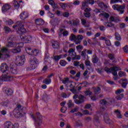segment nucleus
Listing matches in <instances>:
<instances>
[{"label":"nucleus","instance_id":"obj_1","mask_svg":"<svg viewBox=\"0 0 128 128\" xmlns=\"http://www.w3.org/2000/svg\"><path fill=\"white\" fill-rule=\"evenodd\" d=\"M104 72H106L108 74L112 73L113 76H114L115 77H114V80H118V70H122V68L118 66H114L113 67L109 68L108 67H106L104 68Z\"/></svg>","mask_w":128,"mask_h":128},{"label":"nucleus","instance_id":"obj_2","mask_svg":"<svg viewBox=\"0 0 128 128\" xmlns=\"http://www.w3.org/2000/svg\"><path fill=\"white\" fill-rule=\"evenodd\" d=\"M24 24L22 21H19L16 24V25L13 26V28L18 30L20 34H24L26 32V30L24 28Z\"/></svg>","mask_w":128,"mask_h":128},{"label":"nucleus","instance_id":"obj_3","mask_svg":"<svg viewBox=\"0 0 128 128\" xmlns=\"http://www.w3.org/2000/svg\"><path fill=\"white\" fill-rule=\"evenodd\" d=\"M31 118L34 120L35 122V125L36 128H38L40 126H41L42 122V115H40V113L36 114V118H34V114H30Z\"/></svg>","mask_w":128,"mask_h":128},{"label":"nucleus","instance_id":"obj_4","mask_svg":"<svg viewBox=\"0 0 128 128\" xmlns=\"http://www.w3.org/2000/svg\"><path fill=\"white\" fill-rule=\"evenodd\" d=\"M112 8L114 10H117L119 12V14H122L124 12V9L126 8V6L124 4L123 5H118V4H114L112 6Z\"/></svg>","mask_w":128,"mask_h":128},{"label":"nucleus","instance_id":"obj_5","mask_svg":"<svg viewBox=\"0 0 128 128\" xmlns=\"http://www.w3.org/2000/svg\"><path fill=\"white\" fill-rule=\"evenodd\" d=\"M38 64H40V62H38V60H37L36 58L34 56L30 58V64L32 70H34L38 66Z\"/></svg>","mask_w":128,"mask_h":128},{"label":"nucleus","instance_id":"obj_6","mask_svg":"<svg viewBox=\"0 0 128 128\" xmlns=\"http://www.w3.org/2000/svg\"><path fill=\"white\" fill-rule=\"evenodd\" d=\"M8 68V66L6 63H3L0 66V70L2 74H8L10 72Z\"/></svg>","mask_w":128,"mask_h":128},{"label":"nucleus","instance_id":"obj_7","mask_svg":"<svg viewBox=\"0 0 128 128\" xmlns=\"http://www.w3.org/2000/svg\"><path fill=\"white\" fill-rule=\"evenodd\" d=\"M19 127L20 125L18 124H12L10 121H7L4 123V128H18Z\"/></svg>","mask_w":128,"mask_h":128},{"label":"nucleus","instance_id":"obj_8","mask_svg":"<svg viewBox=\"0 0 128 128\" xmlns=\"http://www.w3.org/2000/svg\"><path fill=\"white\" fill-rule=\"evenodd\" d=\"M20 38L26 44H28L32 40V36H24L22 35L20 36Z\"/></svg>","mask_w":128,"mask_h":128},{"label":"nucleus","instance_id":"obj_9","mask_svg":"<svg viewBox=\"0 0 128 128\" xmlns=\"http://www.w3.org/2000/svg\"><path fill=\"white\" fill-rule=\"evenodd\" d=\"M78 100H75L74 102L75 104H82L84 102V96L82 95H80L78 96Z\"/></svg>","mask_w":128,"mask_h":128},{"label":"nucleus","instance_id":"obj_10","mask_svg":"<svg viewBox=\"0 0 128 128\" xmlns=\"http://www.w3.org/2000/svg\"><path fill=\"white\" fill-rule=\"evenodd\" d=\"M13 114L16 118H18L22 116V112L18 111V109H14L13 112Z\"/></svg>","mask_w":128,"mask_h":128},{"label":"nucleus","instance_id":"obj_11","mask_svg":"<svg viewBox=\"0 0 128 128\" xmlns=\"http://www.w3.org/2000/svg\"><path fill=\"white\" fill-rule=\"evenodd\" d=\"M82 38H84V36L82 35H78L76 37V38L74 40V42L76 44H80V42H82Z\"/></svg>","mask_w":128,"mask_h":128},{"label":"nucleus","instance_id":"obj_12","mask_svg":"<svg viewBox=\"0 0 128 128\" xmlns=\"http://www.w3.org/2000/svg\"><path fill=\"white\" fill-rule=\"evenodd\" d=\"M52 46L53 48H55L56 50H58V48H60V42H58L56 40H52Z\"/></svg>","mask_w":128,"mask_h":128},{"label":"nucleus","instance_id":"obj_13","mask_svg":"<svg viewBox=\"0 0 128 128\" xmlns=\"http://www.w3.org/2000/svg\"><path fill=\"white\" fill-rule=\"evenodd\" d=\"M11 8L9 4H6L2 6V12H6Z\"/></svg>","mask_w":128,"mask_h":128},{"label":"nucleus","instance_id":"obj_14","mask_svg":"<svg viewBox=\"0 0 128 128\" xmlns=\"http://www.w3.org/2000/svg\"><path fill=\"white\" fill-rule=\"evenodd\" d=\"M28 12H23L20 14V18L23 20L28 18Z\"/></svg>","mask_w":128,"mask_h":128},{"label":"nucleus","instance_id":"obj_15","mask_svg":"<svg viewBox=\"0 0 128 128\" xmlns=\"http://www.w3.org/2000/svg\"><path fill=\"white\" fill-rule=\"evenodd\" d=\"M24 62H26L24 56H21L18 58V63L20 64V66H22V64H24Z\"/></svg>","mask_w":128,"mask_h":128},{"label":"nucleus","instance_id":"obj_16","mask_svg":"<svg viewBox=\"0 0 128 128\" xmlns=\"http://www.w3.org/2000/svg\"><path fill=\"white\" fill-rule=\"evenodd\" d=\"M35 24L37 26H42L44 24V21L42 18L36 19L35 20Z\"/></svg>","mask_w":128,"mask_h":128},{"label":"nucleus","instance_id":"obj_17","mask_svg":"<svg viewBox=\"0 0 128 128\" xmlns=\"http://www.w3.org/2000/svg\"><path fill=\"white\" fill-rule=\"evenodd\" d=\"M10 76H4L0 77V84H2L3 82H10Z\"/></svg>","mask_w":128,"mask_h":128},{"label":"nucleus","instance_id":"obj_18","mask_svg":"<svg viewBox=\"0 0 128 128\" xmlns=\"http://www.w3.org/2000/svg\"><path fill=\"white\" fill-rule=\"evenodd\" d=\"M18 46V44L14 42H8L6 45L7 48H16Z\"/></svg>","mask_w":128,"mask_h":128},{"label":"nucleus","instance_id":"obj_19","mask_svg":"<svg viewBox=\"0 0 128 128\" xmlns=\"http://www.w3.org/2000/svg\"><path fill=\"white\" fill-rule=\"evenodd\" d=\"M10 51L12 52V54H18L22 52V49L17 47L16 48L11 49Z\"/></svg>","mask_w":128,"mask_h":128},{"label":"nucleus","instance_id":"obj_20","mask_svg":"<svg viewBox=\"0 0 128 128\" xmlns=\"http://www.w3.org/2000/svg\"><path fill=\"white\" fill-rule=\"evenodd\" d=\"M114 114L117 116L118 118H122V116L120 114V111L118 110H115L114 111Z\"/></svg>","mask_w":128,"mask_h":128},{"label":"nucleus","instance_id":"obj_21","mask_svg":"<svg viewBox=\"0 0 128 128\" xmlns=\"http://www.w3.org/2000/svg\"><path fill=\"white\" fill-rule=\"evenodd\" d=\"M92 60L93 64H98L100 60H98V56H96V54H94L92 56Z\"/></svg>","mask_w":128,"mask_h":128},{"label":"nucleus","instance_id":"obj_22","mask_svg":"<svg viewBox=\"0 0 128 128\" xmlns=\"http://www.w3.org/2000/svg\"><path fill=\"white\" fill-rule=\"evenodd\" d=\"M108 58H110V60H112V62H116V56L114 55V54H108Z\"/></svg>","mask_w":128,"mask_h":128},{"label":"nucleus","instance_id":"obj_23","mask_svg":"<svg viewBox=\"0 0 128 128\" xmlns=\"http://www.w3.org/2000/svg\"><path fill=\"white\" fill-rule=\"evenodd\" d=\"M110 22H120V20L118 18L116 17H114V16H111L110 18Z\"/></svg>","mask_w":128,"mask_h":128},{"label":"nucleus","instance_id":"obj_24","mask_svg":"<svg viewBox=\"0 0 128 128\" xmlns=\"http://www.w3.org/2000/svg\"><path fill=\"white\" fill-rule=\"evenodd\" d=\"M94 124L96 126H98L100 124V119L98 118V116H96L94 117Z\"/></svg>","mask_w":128,"mask_h":128},{"label":"nucleus","instance_id":"obj_25","mask_svg":"<svg viewBox=\"0 0 128 128\" xmlns=\"http://www.w3.org/2000/svg\"><path fill=\"white\" fill-rule=\"evenodd\" d=\"M10 70L13 74H18V69L16 68V67H10Z\"/></svg>","mask_w":128,"mask_h":128},{"label":"nucleus","instance_id":"obj_26","mask_svg":"<svg viewBox=\"0 0 128 128\" xmlns=\"http://www.w3.org/2000/svg\"><path fill=\"white\" fill-rule=\"evenodd\" d=\"M62 82L64 84H70L72 82L70 80V78H64V79L62 80Z\"/></svg>","mask_w":128,"mask_h":128},{"label":"nucleus","instance_id":"obj_27","mask_svg":"<svg viewBox=\"0 0 128 128\" xmlns=\"http://www.w3.org/2000/svg\"><path fill=\"white\" fill-rule=\"evenodd\" d=\"M5 93L7 94L8 96H12V90L9 88H6L5 89Z\"/></svg>","mask_w":128,"mask_h":128},{"label":"nucleus","instance_id":"obj_28","mask_svg":"<svg viewBox=\"0 0 128 128\" xmlns=\"http://www.w3.org/2000/svg\"><path fill=\"white\" fill-rule=\"evenodd\" d=\"M114 36L116 40H118V42L122 40V36H120V35L118 34V32H116Z\"/></svg>","mask_w":128,"mask_h":128},{"label":"nucleus","instance_id":"obj_29","mask_svg":"<svg viewBox=\"0 0 128 128\" xmlns=\"http://www.w3.org/2000/svg\"><path fill=\"white\" fill-rule=\"evenodd\" d=\"M15 110H18L19 112H24V107L20 105V104H17Z\"/></svg>","mask_w":128,"mask_h":128},{"label":"nucleus","instance_id":"obj_30","mask_svg":"<svg viewBox=\"0 0 128 128\" xmlns=\"http://www.w3.org/2000/svg\"><path fill=\"white\" fill-rule=\"evenodd\" d=\"M80 20H81V22H82V26H85V28H88V26H90L88 25H86V19L81 18Z\"/></svg>","mask_w":128,"mask_h":128},{"label":"nucleus","instance_id":"obj_31","mask_svg":"<svg viewBox=\"0 0 128 128\" xmlns=\"http://www.w3.org/2000/svg\"><path fill=\"white\" fill-rule=\"evenodd\" d=\"M70 86L69 87L70 88V89H69V90H70V92H73L74 94V92H76V90L74 89V85H72V84L70 83L69 84Z\"/></svg>","mask_w":128,"mask_h":128},{"label":"nucleus","instance_id":"obj_32","mask_svg":"<svg viewBox=\"0 0 128 128\" xmlns=\"http://www.w3.org/2000/svg\"><path fill=\"white\" fill-rule=\"evenodd\" d=\"M76 50L80 54L82 52V50H84V46L82 45H78L76 46Z\"/></svg>","mask_w":128,"mask_h":128},{"label":"nucleus","instance_id":"obj_33","mask_svg":"<svg viewBox=\"0 0 128 128\" xmlns=\"http://www.w3.org/2000/svg\"><path fill=\"white\" fill-rule=\"evenodd\" d=\"M100 16H104L105 18H110V14L106 12L104 13H100L99 15Z\"/></svg>","mask_w":128,"mask_h":128},{"label":"nucleus","instance_id":"obj_34","mask_svg":"<svg viewBox=\"0 0 128 128\" xmlns=\"http://www.w3.org/2000/svg\"><path fill=\"white\" fill-rule=\"evenodd\" d=\"M52 82V79H50L49 78H46L43 80V83L45 84H50Z\"/></svg>","mask_w":128,"mask_h":128},{"label":"nucleus","instance_id":"obj_35","mask_svg":"<svg viewBox=\"0 0 128 128\" xmlns=\"http://www.w3.org/2000/svg\"><path fill=\"white\" fill-rule=\"evenodd\" d=\"M4 30L6 34H9V32H12V29L7 26H4Z\"/></svg>","mask_w":128,"mask_h":128},{"label":"nucleus","instance_id":"obj_36","mask_svg":"<svg viewBox=\"0 0 128 128\" xmlns=\"http://www.w3.org/2000/svg\"><path fill=\"white\" fill-rule=\"evenodd\" d=\"M74 104L72 103V100H69L68 101V106L69 108H74Z\"/></svg>","mask_w":128,"mask_h":128},{"label":"nucleus","instance_id":"obj_37","mask_svg":"<svg viewBox=\"0 0 128 128\" xmlns=\"http://www.w3.org/2000/svg\"><path fill=\"white\" fill-rule=\"evenodd\" d=\"M108 98L106 99H103L101 100H100V103L102 106H105L106 104H108Z\"/></svg>","mask_w":128,"mask_h":128},{"label":"nucleus","instance_id":"obj_38","mask_svg":"<svg viewBox=\"0 0 128 128\" xmlns=\"http://www.w3.org/2000/svg\"><path fill=\"white\" fill-rule=\"evenodd\" d=\"M82 126H83L82 123L80 121L78 120L76 122V124L74 125V126H77L78 128V127L82 128Z\"/></svg>","mask_w":128,"mask_h":128},{"label":"nucleus","instance_id":"obj_39","mask_svg":"<svg viewBox=\"0 0 128 128\" xmlns=\"http://www.w3.org/2000/svg\"><path fill=\"white\" fill-rule=\"evenodd\" d=\"M62 55H58V56H54V58L56 62H58L60 58H62Z\"/></svg>","mask_w":128,"mask_h":128},{"label":"nucleus","instance_id":"obj_40","mask_svg":"<svg viewBox=\"0 0 128 128\" xmlns=\"http://www.w3.org/2000/svg\"><path fill=\"white\" fill-rule=\"evenodd\" d=\"M39 51L38 50H32V53L31 54V56H36L38 54Z\"/></svg>","mask_w":128,"mask_h":128},{"label":"nucleus","instance_id":"obj_41","mask_svg":"<svg viewBox=\"0 0 128 128\" xmlns=\"http://www.w3.org/2000/svg\"><path fill=\"white\" fill-rule=\"evenodd\" d=\"M26 54H30L31 56L33 50H32V48H26Z\"/></svg>","mask_w":128,"mask_h":128},{"label":"nucleus","instance_id":"obj_42","mask_svg":"<svg viewBox=\"0 0 128 128\" xmlns=\"http://www.w3.org/2000/svg\"><path fill=\"white\" fill-rule=\"evenodd\" d=\"M14 38H15L14 36L11 35L8 38V42H13L14 40Z\"/></svg>","mask_w":128,"mask_h":128},{"label":"nucleus","instance_id":"obj_43","mask_svg":"<svg viewBox=\"0 0 128 128\" xmlns=\"http://www.w3.org/2000/svg\"><path fill=\"white\" fill-rule=\"evenodd\" d=\"M86 49H84L83 51L80 52V56H84V58H86Z\"/></svg>","mask_w":128,"mask_h":128},{"label":"nucleus","instance_id":"obj_44","mask_svg":"<svg viewBox=\"0 0 128 128\" xmlns=\"http://www.w3.org/2000/svg\"><path fill=\"white\" fill-rule=\"evenodd\" d=\"M14 8H15L16 10H18V8H20V4L18 2H14Z\"/></svg>","mask_w":128,"mask_h":128},{"label":"nucleus","instance_id":"obj_45","mask_svg":"<svg viewBox=\"0 0 128 128\" xmlns=\"http://www.w3.org/2000/svg\"><path fill=\"white\" fill-rule=\"evenodd\" d=\"M84 16L85 18H90L91 16L90 13V12H85L84 13Z\"/></svg>","mask_w":128,"mask_h":128},{"label":"nucleus","instance_id":"obj_46","mask_svg":"<svg viewBox=\"0 0 128 128\" xmlns=\"http://www.w3.org/2000/svg\"><path fill=\"white\" fill-rule=\"evenodd\" d=\"M104 120L106 124H110L112 121L110 120V118L108 117L104 118Z\"/></svg>","mask_w":128,"mask_h":128},{"label":"nucleus","instance_id":"obj_47","mask_svg":"<svg viewBox=\"0 0 128 128\" xmlns=\"http://www.w3.org/2000/svg\"><path fill=\"white\" fill-rule=\"evenodd\" d=\"M100 90H101L100 87H96L94 90L95 94H100Z\"/></svg>","mask_w":128,"mask_h":128},{"label":"nucleus","instance_id":"obj_48","mask_svg":"<svg viewBox=\"0 0 128 128\" xmlns=\"http://www.w3.org/2000/svg\"><path fill=\"white\" fill-rule=\"evenodd\" d=\"M88 2L86 1V0L85 1H84L82 2V10H84V8H86V6H88Z\"/></svg>","mask_w":128,"mask_h":128},{"label":"nucleus","instance_id":"obj_49","mask_svg":"<svg viewBox=\"0 0 128 128\" xmlns=\"http://www.w3.org/2000/svg\"><path fill=\"white\" fill-rule=\"evenodd\" d=\"M117 2L122 3V0H111L110 4H117Z\"/></svg>","mask_w":128,"mask_h":128},{"label":"nucleus","instance_id":"obj_50","mask_svg":"<svg viewBox=\"0 0 128 128\" xmlns=\"http://www.w3.org/2000/svg\"><path fill=\"white\" fill-rule=\"evenodd\" d=\"M76 38V36L74 34H71V35L70 36V40H75Z\"/></svg>","mask_w":128,"mask_h":128},{"label":"nucleus","instance_id":"obj_51","mask_svg":"<svg viewBox=\"0 0 128 128\" xmlns=\"http://www.w3.org/2000/svg\"><path fill=\"white\" fill-rule=\"evenodd\" d=\"M48 4H50V6H53V8H54V6H56V4L54 3V0H49Z\"/></svg>","mask_w":128,"mask_h":128},{"label":"nucleus","instance_id":"obj_52","mask_svg":"<svg viewBox=\"0 0 128 128\" xmlns=\"http://www.w3.org/2000/svg\"><path fill=\"white\" fill-rule=\"evenodd\" d=\"M124 92V89L120 88L116 91V94H122V92Z\"/></svg>","mask_w":128,"mask_h":128},{"label":"nucleus","instance_id":"obj_53","mask_svg":"<svg viewBox=\"0 0 128 128\" xmlns=\"http://www.w3.org/2000/svg\"><path fill=\"white\" fill-rule=\"evenodd\" d=\"M107 26H108V28H114V24L112 23V22H108Z\"/></svg>","mask_w":128,"mask_h":128},{"label":"nucleus","instance_id":"obj_54","mask_svg":"<svg viewBox=\"0 0 128 128\" xmlns=\"http://www.w3.org/2000/svg\"><path fill=\"white\" fill-rule=\"evenodd\" d=\"M66 64H68V62H66V60H61L60 61V64L62 66H66Z\"/></svg>","mask_w":128,"mask_h":128},{"label":"nucleus","instance_id":"obj_55","mask_svg":"<svg viewBox=\"0 0 128 128\" xmlns=\"http://www.w3.org/2000/svg\"><path fill=\"white\" fill-rule=\"evenodd\" d=\"M124 96V94H121L120 95L117 96H116V98L118 100H122V98Z\"/></svg>","mask_w":128,"mask_h":128},{"label":"nucleus","instance_id":"obj_56","mask_svg":"<svg viewBox=\"0 0 128 128\" xmlns=\"http://www.w3.org/2000/svg\"><path fill=\"white\" fill-rule=\"evenodd\" d=\"M8 50V49L6 48H3L0 51V54H2V52H6Z\"/></svg>","mask_w":128,"mask_h":128},{"label":"nucleus","instance_id":"obj_57","mask_svg":"<svg viewBox=\"0 0 128 128\" xmlns=\"http://www.w3.org/2000/svg\"><path fill=\"white\" fill-rule=\"evenodd\" d=\"M6 24H8V26H10L14 24V21L12 20H7L6 22Z\"/></svg>","mask_w":128,"mask_h":128},{"label":"nucleus","instance_id":"obj_58","mask_svg":"<svg viewBox=\"0 0 128 128\" xmlns=\"http://www.w3.org/2000/svg\"><path fill=\"white\" fill-rule=\"evenodd\" d=\"M73 24L75 26H78L80 24V20H76L73 22Z\"/></svg>","mask_w":128,"mask_h":128},{"label":"nucleus","instance_id":"obj_59","mask_svg":"<svg viewBox=\"0 0 128 128\" xmlns=\"http://www.w3.org/2000/svg\"><path fill=\"white\" fill-rule=\"evenodd\" d=\"M69 34L70 33L68 32V31L66 30H64L62 32L63 36H68Z\"/></svg>","mask_w":128,"mask_h":128},{"label":"nucleus","instance_id":"obj_60","mask_svg":"<svg viewBox=\"0 0 128 128\" xmlns=\"http://www.w3.org/2000/svg\"><path fill=\"white\" fill-rule=\"evenodd\" d=\"M99 29L100 32H104V30H106V27H104V26H99Z\"/></svg>","mask_w":128,"mask_h":128},{"label":"nucleus","instance_id":"obj_61","mask_svg":"<svg viewBox=\"0 0 128 128\" xmlns=\"http://www.w3.org/2000/svg\"><path fill=\"white\" fill-rule=\"evenodd\" d=\"M76 52H73L72 53L69 54L70 56H71L72 58H76Z\"/></svg>","mask_w":128,"mask_h":128},{"label":"nucleus","instance_id":"obj_62","mask_svg":"<svg viewBox=\"0 0 128 128\" xmlns=\"http://www.w3.org/2000/svg\"><path fill=\"white\" fill-rule=\"evenodd\" d=\"M78 107L76 106L75 107L73 110H72L70 112L74 113V112H78Z\"/></svg>","mask_w":128,"mask_h":128},{"label":"nucleus","instance_id":"obj_63","mask_svg":"<svg viewBox=\"0 0 128 128\" xmlns=\"http://www.w3.org/2000/svg\"><path fill=\"white\" fill-rule=\"evenodd\" d=\"M85 64L86 66H92V63L90 60H86L85 62Z\"/></svg>","mask_w":128,"mask_h":128},{"label":"nucleus","instance_id":"obj_64","mask_svg":"<svg viewBox=\"0 0 128 128\" xmlns=\"http://www.w3.org/2000/svg\"><path fill=\"white\" fill-rule=\"evenodd\" d=\"M123 50H124V52H125L126 54H128V46L126 45L123 48Z\"/></svg>","mask_w":128,"mask_h":128}]
</instances>
